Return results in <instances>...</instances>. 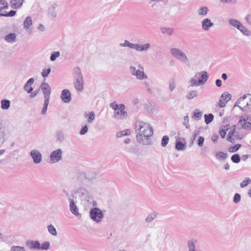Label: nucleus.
<instances>
[{"mask_svg":"<svg viewBox=\"0 0 251 251\" xmlns=\"http://www.w3.org/2000/svg\"><path fill=\"white\" fill-rule=\"evenodd\" d=\"M135 128L137 133L136 140L138 143L144 145L151 144V140L150 138L153 134V129L149 123L137 121Z\"/></svg>","mask_w":251,"mask_h":251,"instance_id":"1","label":"nucleus"},{"mask_svg":"<svg viewBox=\"0 0 251 251\" xmlns=\"http://www.w3.org/2000/svg\"><path fill=\"white\" fill-rule=\"evenodd\" d=\"M208 78L207 72H197L195 75L188 81L189 85L187 86V88L189 89L191 87L194 86L203 85L207 81Z\"/></svg>","mask_w":251,"mask_h":251,"instance_id":"2","label":"nucleus"},{"mask_svg":"<svg viewBox=\"0 0 251 251\" xmlns=\"http://www.w3.org/2000/svg\"><path fill=\"white\" fill-rule=\"evenodd\" d=\"M170 53L180 62L185 64L188 63V58L186 54L181 50L178 48H172L170 49Z\"/></svg>","mask_w":251,"mask_h":251,"instance_id":"3","label":"nucleus"},{"mask_svg":"<svg viewBox=\"0 0 251 251\" xmlns=\"http://www.w3.org/2000/svg\"><path fill=\"white\" fill-rule=\"evenodd\" d=\"M8 9L7 2L5 0H0V17H13L15 15L16 11L11 10L8 12L6 10Z\"/></svg>","mask_w":251,"mask_h":251,"instance_id":"4","label":"nucleus"},{"mask_svg":"<svg viewBox=\"0 0 251 251\" xmlns=\"http://www.w3.org/2000/svg\"><path fill=\"white\" fill-rule=\"evenodd\" d=\"M90 218L97 223H100L103 218V214L102 211L99 208H92L89 212Z\"/></svg>","mask_w":251,"mask_h":251,"instance_id":"5","label":"nucleus"},{"mask_svg":"<svg viewBox=\"0 0 251 251\" xmlns=\"http://www.w3.org/2000/svg\"><path fill=\"white\" fill-rule=\"evenodd\" d=\"M125 106L124 104H120V107L114 112V117L117 119H121L126 118L127 116V113L124 111Z\"/></svg>","mask_w":251,"mask_h":251,"instance_id":"6","label":"nucleus"},{"mask_svg":"<svg viewBox=\"0 0 251 251\" xmlns=\"http://www.w3.org/2000/svg\"><path fill=\"white\" fill-rule=\"evenodd\" d=\"M40 87L44 94V100H50L51 89L49 84L44 82L41 84Z\"/></svg>","mask_w":251,"mask_h":251,"instance_id":"7","label":"nucleus"},{"mask_svg":"<svg viewBox=\"0 0 251 251\" xmlns=\"http://www.w3.org/2000/svg\"><path fill=\"white\" fill-rule=\"evenodd\" d=\"M62 151L61 149H57L52 151L50 155V160L52 163L60 161L62 158Z\"/></svg>","mask_w":251,"mask_h":251,"instance_id":"8","label":"nucleus"},{"mask_svg":"<svg viewBox=\"0 0 251 251\" xmlns=\"http://www.w3.org/2000/svg\"><path fill=\"white\" fill-rule=\"evenodd\" d=\"M30 155L35 164L40 163L42 160V156L41 152L37 150H32L30 152Z\"/></svg>","mask_w":251,"mask_h":251,"instance_id":"9","label":"nucleus"},{"mask_svg":"<svg viewBox=\"0 0 251 251\" xmlns=\"http://www.w3.org/2000/svg\"><path fill=\"white\" fill-rule=\"evenodd\" d=\"M231 95L228 92H224L221 96L218 102L219 107L223 108L226 106V103L231 99Z\"/></svg>","mask_w":251,"mask_h":251,"instance_id":"10","label":"nucleus"},{"mask_svg":"<svg viewBox=\"0 0 251 251\" xmlns=\"http://www.w3.org/2000/svg\"><path fill=\"white\" fill-rule=\"evenodd\" d=\"M61 100L65 103H69L71 100V94L70 91L67 89L63 90L60 95Z\"/></svg>","mask_w":251,"mask_h":251,"instance_id":"11","label":"nucleus"},{"mask_svg":"<svg viewBox=\"0 0 251 251\" xmlns=\"http://www.w3.org/2000/svg\"><path fill=\"white\" fill-rule=\"evenodd\" d=\"M138 68L139 69L136 71L134 76H135L136 78L139 80H143L147 78L148 76L144 73V68L140 64L138 65Z\"/></svg>","mask_w":251,"mask_h":251,"instance_id":"12","label":"nucleus"},{"mask_svg":"<svg viewBox=\"0 0 251 251\" xmlns=\"http://www.w3.org/2000/svg\"><path fill=\"white\" fill-rule=\"evenodd\" d=\"M201 28L204 31H208L214 25V23L208 18L204 19L201 22Z\"/></svg>","mask_w":251,"mask_h":251,"instance_id":"13","label":"nucleus"},{"mask_svg":"<svg viewBox=\"0 0 251 251\" xmlns=\"http://www.w3.org/2000/svg\"><path fill=\"white\" fill-rule=\"evenodd\" d=\"M151 47V44L149 43L142 45L140 44H135L134 49L137 51L142 52L147 51Z\"/></svg>","mask_w":251,"mask_h":251,"instance_id":"14","label":"nucleus"},{"mask_svg":"<svg viewBox=\"0 0 251 251\" xmlns=\"http://www.w3.org/2000/svg\"><path fill=\"white\" fill-rule=\"evenodd\" d=\"M26 245L31 250H40V244L38 241L27 240L25 243Z\"/></svg>","mask_w":251,"mask_h":251,"instance_id":"15","label":"nucleus"},{"mask_svg":"<svg viewBox=\"0 0 251 251\" xmlns=\"http://www.w3.org/2000/svg\"><path fill=\"white\" fill-rule=\"evenodd\" d=\"M76 193L79 195V197L81 198L82 200L88 201L90 198L89 193L85 188H79Z\"/></svg>","mask_w":251,"mask_h":251,"instance_id":"16","label":"nucleus"},{"mask_svg":"<svg viewBox=\"0 0 251 251\" xmlns=\"http://www.w3.org/2000/svg\"><path fill=\"white\" fill-rule=\"evenodd\" d=\"M68 200L70 201V209L71 212L75 216L78 215V209L74 200L72 199L71 198H69Z\"/></svg>","mask_w":251,"mask_h":251,"instance_id":"17","label":"nucleus"},{"mask_svg":"<svg viewBox=\"0 0 251 251\" xmlns=\"http://www.w3.org/2000/svg\"><path fill=\"white\" fill-rule=\"evenodd\" d=\"M34 82V78H29L26 83L24 86V90L25 91H26L27 93H31L33 91V88L31 86V85L33 84Z\"/></svg>","mask_w":251,"mask_h":251,"instance_id":"18","label":"nucleus"},{"mask_svg":"<svg viewBox=\"0 0 251 251\" xmlns=\"http://www.w3.org/2000/svg\"><path fill=\"white\" fill-rule=\"evenodd\" d=\"M75 89L81 92L83 89V78L75 79Z\"/></svg>","mask_w":251,"mask_h":251,"instance_id":"19","label":"nucleus"},{"mask_svg":"<svg viewBox=\"0 0 251 251\" xmlns=\"http://www.w3.org/2000/svg\"><path fill=\"white\" fill-rule=\"evenodd\" d=\"M238 125H240L244 129L248 130L251 129V123L247 122L245 119H240L238 122Z\"/></svg>","mask_w":251,"mask_h":251,"instance_id":"20","label":"nucleus"},{"mask_svg":"<svg viewBox=\"0 0 251 251\" xmlns=\"http://www.w3.org/2000/svg\"><path fill=\"white\" fill-rule=\"evenodd\" d=\"M57 6V4L56 3H53L49 8L48 14L52 19H54L56 16L55 9Z\"/></svg>","mask_w":251,"mask_h":251,"instance_id":"21","label":"nucleus"},{"mask_svg":"<svg viewBox=\"0 0 251 251\" xmlns=\"http://www.w3.org/2000/svg\"><path fill=\"white\" fill-rule=\"evenodd\" d=\"M160 30L162 34H166L168 36H172L174 33V29L172 27H161Z\"/></svg>","mask_w":251,"mask_h":251,"instance_id":"22","label":"nucleus"},{"mask_svg":"<svg viewBox=\"0 0 251 251\" xmlns=\"http://www.w3.org/2000/svg\"><path fill=\"white\" fill-rule=\"evenodd\" d=\"M198 96V92L197 90H189L186 95V98L188 100H192Z\"/></svg>","mask_w":251,"mask_h":251,"instance_id":"23","label":"nucleus"},{"mask_svg":"<svg viewBox=\"0 0 251 251\" xmlns=\"http://www.w3.org/2000/svg\"><path fill=\"white\" fill-rule=\"evenodd\" d=\"M228 23L230 25L236 28L237 29H238L242 24L239 21L233 18L228 19Z\"/></svg>","mask_w":251,"mask_h":251,"instance_id":"24","label":"nucleus"},{"mask_svg":"<svg viewBox=\"0 0 251 251\" xmlns=\"http://www.w3.org/2000/svg\"><path fill=\"white\" fill-rule=\"evenodd\" d=\"M16 34L15 33H10L4 37V40L8 43L15 42Z\"/></svg>","mask_w":251,"mask_h":251,"instance_id":"25","label":"nucleus"},{"mask_svg":"<svg viewBox=\"0 0 251 251\" xmlns=\"http://www.w3.org/2000/svg\"><path fill=\"white\" fill-rule=\"evenodd\" d=\"M77 180L81 183H85L88 181L86 174L84 172L79 173L77 176Z\"/></svg>","mask_w":251,"mask_h":251,"instance_id":"26","label":"nucleus"},{"mask_svg":"<svg viewBox=\"0 0 251 251\" xmlns=\"http://www.w3.org/2000/svg\"><path fill=\"white\" fill-rule=\"evenodd\" d=\"M196 241L193 240H188L187 243L188 251H196Z\"/></svg>","mask_w":251,"mask_h":251,"instance_id":"27","label":"nucleus"},{"mask_svg":"<svg viewBox=\"0 0 251 251\" xmlns=\"http://www.w3.org/2000/svg\"><path fill=\"white\" fill-rule=\"evenodd\" d=\"M73 75L75 79L83 78L81 70L79 67H75L73 69Z\"/></svg>","mask_w":251,"mask_h":251,"instance_id":"28","label":"nucleus"},{"mask_svg":"<svg viewBox=\"0 0 251 251\" xmlns=\"http://www.w3.org/2000/svg\"><path fill=\"white\" fill-rule=\"evenodd\" d=\"M84 117L87 119V122L88 123H92L95 118V113L93 111H91L89 113H85L84 114Z\"/></svg>","mask_w":251,"mask_h":251,"instance_id":"29","label":"nucleus"},{"mask_svg":"<svg viewBox=\"0 0 251 251\" xmlns=\"http://www.w3.org/2000/svg\"><path fill=\"white\" fill-rule=\"evenodd\" d=\"M215 157L219 160H225L228 157L227 154L222 151H218L215 154Z\"/></svg>","mask_w":251,"mask_h":251,"instance_id":"30","label":"nucleus"},{"mask_svg":"<svg viewBox=\"0 0 251 251\" xmlns=\"http://www.w3.org/2000/svg\"><path fill=\"white\" fill-rule=\"evenodd\" d=\"M10 105V101L9 100L4 99L1 101V108L2 109H8Z\"/></svg>","mask_w":251,"mask_h":251,"instance_id":"31","label":"nucleus"},{"mask_svg":"<svg viewBox=\"0 0 251 251\" xmlns=\"http://www.w3.org/2000/svg\"><path fill=\"white\" fill-rule=\"evenodd\" d=\"M208 10H209V9H208V7H207L206 6H203V7H200L199 9V10L198 11V13L199 15L204 16L207 14Z\"/></svg>","mask_w":251,"mask_h":251,"instance_id":"32","label":"nucleus"},{"mask_svg":"<svg viewBox=\"0 0 251 251\" xmlns=\"http://www.w3.org/2000/svg\"><path fill=\"white\" fill-rule=\"evenodd\" d=\"M238 29L243 34L246 36H249L251 34V31L248 30L246 27L241 24Z\"/></svg>","mask_w":251,"mask_h":251,"instance_id":"33","label":"nucleus"},{"mask_svg":"<svg viewBox=\"0 0 251 251\" xmlns=\"http://www.w3.org/2000/svg\"><path fill=\"white\" fill-rule=\"evenodd\" d=\"M185 143H183L180 141H177L176 143L175 147L178 151H183L185 149Z\"/></svg>","mask_w":251,"mask_h":251,"instance_id":"34","label":"nucleus"},{"mask_svg":"<svg viewBox=\"0 0 251 251\" xmlns=\"http://www.w3.org/2000/svg\"><path fill=\"white\" fill-rule=\"evenodd\" d=\"M157 214L155 212L150 213L145 219V221L148 223H151L156 217Z\"/></svg>","mask_w":251,"mask_h":251,"instance_id":"35","label":"nucleus"},{"mask_svg":"<svg viewBox=\"0 0 251 251\" xmlns=\"http://www.w3.org/2000/svg\"><path fill=\"white\" fill-rule=\"evenodd\" d=\"M205 123L208 125L211 123L214 119V115L212 114H205L204 116Z\"/></svg>","mask_w":251,"mask_h":251,"instance_id":"36","label":"nucleus"},{"mask_svg":"<svg viewBox=\"0 0 251 251\" xmlns=\"http://www.w3.org/2000/svg\"><path fill=\"white\" fill-rule=\"evenodd\" d=\"M32 24L31 18L28 16L26 18L24 22V27L25 28H28Z\"/></svg>","mask_w":251,"mask_h":251,"instance_id":"37","label":"nucleus"},{"mask_svg":"<svg viewBox=\"0 0 251 251\" xmlns=\"http://www.w3.org/2000/svg\"><path fill=\"white\" fill-rule=\"evenodd\" d=\"M48 230L49 233L53 236H56L57 234V231L54 226L52 225L48 226Z\"/></svg>","mask_w":251,"mask_h":251,"instance_id":"38","label":"nucleus"},{"mask_svg":"<svg viewBox=\"0 0 251 251\" xmlns=\"http://www.w3.org/2000/svg\"><path fill=\"white\" fill-rule=\"evenodd\" d=\"M251 183V179L250 177H246L244 180L240 183V187L241 188H244L248 186V184Z\"/></svg>","mask_w":251,"mask_h":251,"instance_id":"39","label":"nucleus"},{"mask_svg":"<svg viewBox=\"0 0 251 251\" xmlns=\"http://www.w3.org/2000/svg\"><path fill=\"white\" fill-rule=\"evenodd\" d=\"M24 0H12L11 3L14 6V8H19L22 5Z\"/></svg>","mask_w":251,"mask_h":251,"instance_id":"40","label":"nucleus"},{"mask_svg":"<svg viewBox=\"0 0 251 251\" xmlns=\"http://www.w3.org/2000/svg\"><path fill=\"white\" fill-rule=\"evenodd\" d=\"M120 45L121 47H128L130 49H134L135 44L130 43L127 40H125L124 43H121L120 44Z\"/></svg>","mask_w":251,"mask_h":251,"instance_id":"41","label":"nucleus"},{"mask_svg":"<svg viewBox=\"0 0 251 251\" xmlns=\"http://www.w3.org/2000/svg\"><path fill=\"white\" fill-rule=\"evenodd\" d=\"M130 134V130L129 129L124 130L116 133V136L118 138H120L123 136L128 135Z\"/></svg>","mask_w":251,"mask_h":251,"instance_id":"42","label":"nucleus"},{"mask_svg":"<svg viewBox=\"0 0 251 251\" xmlns=\"http://www.w3.org/2000/svg\"><path fill=\"white\" fill-rule=\"evenodd\" d=\"M49 102L50 100H44V106L41 111V114L42 115H45L46 113Z\"/></svg>","mask_w":251,"mask_h":251,"instance_id":"43","label":"nucleus"},{"mask_svg":"<svg viewBox=\"0 0 251 251\" xmlns=\"http://www.w3.org/2000/svg\"><path fill=\"white\" fill-rule=\"evenodd\" d=\"M231 160L234 163H238L241 160V157L238 154H234L231 156Z\"/></svg>","mask_w":251,"mask_h":251,"instance_id":"44","label":"nucleus"},{"mask_svg":"<svg viewBox=\"0 0 251 251\" xmlns=\"http://www.w3.org/2000/svg\"><path fill=\"white\" fill-rule=\"evenodd\" d=\"M176 81H175V79H174V78L171 79L169 82V87L170 90L171 91H174L176 88Z\"/></svg>","mask_w":251,"mask_h":251,"instance_id":"45","label":"nucleus"},{"mask_svg":"<svg viewBox=\"0 0 251 251\" xmlns=\"http://www.w3.org/2000/svg\"><path fill=\"white\" fill-rule=\"evenodd\" d=\"M200 133V128L195 130L193 132V135L192 137L191 138V141L192 142V144H193V142L196 139L197 136H198Z\"/></svg>","mask_w":251,"mask_h":251,"instance_id":"46","label":"nucleus"},{"mask_svg":"<svg viewBox=\"0 0 251 251\" xmlns=\"http://www.w3.org/2000/svg\"><path fill=\"white\" fill-rule=\"evenodd\" d=\"M248 96H251V94L249 93L246 94L244 95L243 97L238 99L236 103L234 104V107L238 106L239 107L240 106L238 105V104L241 103V102L242 101H243L245 99H246Z\"/></svg>","mask_w":251,"mask_h":251,"instance_id":"47","label":"nucleus"},{"mask_svg":"<svg viewBox=\"0 0 251 251\" xmlns=\"http://www.w3.org/2000/svg\"><path fill=\"white\" fill-rule=\"evenodd\" d=\"M60 55V53L59 51H53L50 56V59L51 61H55L56 58L59 57Z\"/></svg>","mask_w":251,"mask_h":251,"instance_id":"48","label":"nucleus"},{"mask_svg":"<svg viewBox=\"0 0 251 251\" xmlns=\"http://www.w3.org/2000/svg\"><path fill=\"white\" fill-rule=\"evenodd\" d=\"M241 147V145L237 144L229 148L228 151L230 152H236Z\"/></svg>","mask_w":251,"mask_h":251,"instance_id":"49","label":"nucleus"},{"mask_svg":"<svg viewBox=\"0 0 251 251\" xmlns=\"http://www.w3.org/2000/svg\"><path fill=\"white\" fill-rule=\"evenodd\" d=\"M169 138L167 135H165L162 137L161 140V146L163 147H165L167 146L169 142Z\"/></svg>","mask_w":251,"mask_h":251,"instance_id":"50","label":"nucleus"},{"mask_svg":"<svg viewBox=\"0 0 251 251\" xmlns=\"http://www.w3.org/2000/svg\"><path fill=\"white\" fill-rule=\"evenodd\" d=\"M56 137L57 140L61 142L64 139V133L62 131H58L56 134Z\"/></svg>","mask_w":251,"mask_h":251,"instance_id":"51","label":"nucleus"},{"mask_svg":"<svg viewBox=\"0 0 251 251\" xmlns=\"http://www.w3.org/2000/svg\"><path fill=\"white\" fill-rule=\"evenodd\" d=\"M183 125L185 126L187 129L189 128L190 125L189 124V117L187 115L185 116L183 118L182 122Z\"/></svg>","mask_w":251,"mask_h":251,"instance_id":"52","label":"nucleus"},{"mask_svg":"<svg viewBox=\"0 0 251 251\" xmlns=\"http://www.w3.org/2000/svg\"><path fill=\"white\" fill-rule=\"evenodd\" d=\"M50 246V244L49 242H45L42 244V245H40V250H47L49 249Z\"/></svg>","mask_w":251,"mask_h":251,"instance_id":"53","label":"nucleus"},{"mask_svg":"<svg viewBox=\"0 0 251 251\" xmlns=\"http://www.w3.org/2000/svg\"><path fill=\"white\" fill-rule=\"evenodd\" d=\"M145 88L147 89V91L150 93H152V90L150 85V83L148 81H145L142 83Z\"/></svg>","mask_w":251,"mask_h":251,"instance_id":"54","label":"nucleus"},{"mask_svg":"<svg viewBox=\"0 0 251 251\" xmlns=\"http://www.w3.org/2000/svg\"><path fill=\"white\" fill-rule=\"evenodd\" d=\"M241 195L239 193H236L235 194L233 201L235 203H238L241 201Z\"/></svg>","mask_w":251,"mask_h":251,"instance_id":"55","label":"nucleus"},{"mask_svg":"<svg viewBox=\"0 0 251 251\" xmlns=\"http://www.w3.org/2000/svg\"><path fill=\"white\" fill-rule=\"evenodd\" d=\"M88 130V126L86 125H85L84 126L82 127L81 128L79 134L81 135L85 134Z\"/></svg>","mask_w":251,"mask_h":251,"instance_id":"56","label":"nucleus"},{"mask_svg":"<svg viewBox=\"0 0 251 251\" xmlns=\"http://www.w3.org/2000/svg\"><path fill=\"white\" fill-rule=\"evenodd\" d=\"M11 251H25V248L21 246H13L11 248Z\"/></svg>","mask_w":251,"mask_h":251,"instance_id":"57","label":"nucleus"},{"mask_svg":"<svg viewBox=\"0 0 251 251\" xmlns=\"http://www.w3.org/2000/svg\"><path fill=\"white\" fill-rule=\"evenodd\" d=\"M204 141V138L203 137L201 136H199L197 141V145L200 147H202L203 145Z\"/></svg>","mask_w":251,"mask_h":251,"instance_id":"58","label":"nucleus"},{"mask_svg":"<svg viewBox=\"0 0 251 251\" xmlns=\"http://www.w3.org/2000/svg\"><path fill=\"white\" fill-rule=\"evenodd\" d=\"M50 71H51V69L50 68L43 70V71L41 73L42 76L43 77H46L48 76V75L50 73Z\"/></svg>","mask_w":251,"mask_h":251,"instance_id":"59","label":"nucleus"},{"mask_svg":"<svg viewBox=\"0 0 251 251\" xmlns=\"http://www.w3.org/2000/svg\"><path fill=\"white\" fill-rule=\"evenodd\" d=\"M196 111H198V110H196L195 111H194V117H195L197 120H199L201 119L202 113L201 111L196 112Z\"/></svg>","mask_w":251,"mask_h":251,"instance_id":"60","label":"nucleus"},{"mask_svg":"<svg viewBox=\"0 0 251 251\" xmlns=\"http://www.w3.org/2000/svg\"><path fill=\"white\" fill-rule=\"evenodd\" d=\"M110 107L114 110V111H116L120 107V105H118L116 103V102H112L110 104Z\"/></svg>","mask_w":251,"mask_h":251,"instance_id":"61","label":"nucleus"},{"mask_svg":"<svg viewBox=\"0 0 251 251\" xmlns=\"http://www.w3.org/2000/svg\"><path fill=\"white\" fill-rule=\"evenodd\" d=\"M224 127L226 128L225 126ZM227 129L228 128H224V129H221L220 130L219 133L222 138H224L225 137L226 135V130H227Z\"/></svg>","mask_w":251,"mask_h":251,"instance_id":"62","label":"nucleus"},{"mask_svg":"<svg viewBox=\"0 0 251 251\" xmlns=\"http://www.w3.org/2000/svg\"><path fill=\"white\" fill-rule=\"evenodd\" d=\"M220 1L223 3H227L231 4H235L236 2V0H220Z\"/></svg>","mask_w":251,"mask_h":251,"instance_id":"63","label":"nucleus"},{"mask_svg":"<svg viewBox=\"0 0 251 251\" xmlns=\"http://www.w3.org/2000/svg\"><path fill=\"white\" fill-rule=\"evenodd\" d=\"M129 70L130 74L132 75H134V74L136 72V71H137L136 67L135 66H132V65L129 66Z\"/></svg>","mask_w":251,"mask_h":251,"instance_id":"64","label":"nucleus"}]
</instances>
